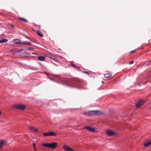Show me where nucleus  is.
Masks as SVG:
<instances>
[{
    "label": "nucleus",
    "mask_w": 151,
    "mask_h": 151,
    "mask_svg": "<svg viewBox=\"0 0 151 151\" xmlns=\"http://www.w3.org/2000/svg\"><path fill=\"white\" fill-rule=\"evenodd\" d=\"M71 84L73 86L78 88H81L83 86V82L76 78L73 79L71 82Z\"/></svg>",
    "instance_id": "obj_1"
},
{
    "label": "nucleus",
    "mask_w": 151,
    "mask_h": 151,
    "mask_svg": "<svg viewBox=\"0 0 151 151\" xmlns=\"http://www.w3.org/2000/svg\"><path fill=\"white\" fill-rule=\"evenodd\" d=\"M103 112L99 110L90 111L87 112H84L83 114L87 116H96L102 114Z\"/></svg>",
    "instance_id": "obj_2"
},
{
    "label": "nucleus",
    "mask_w": 151,
    "mask_h": 151,
    "mask_svg": "<svg viewBox=\"0 0 151 151\" xmlns=\"http://www.w3.org/2000/svg\"><path fill=\"white\" fill-rule=\"evenodd\" d=\"M57 143L56 142H53L52 143H43L42 144V146L45 147H48L52 149H55L58 145Z\"/></svg>",
    "instance_id": "obj_3"
},
{
    "label": "nucleus",
    "mask_w": 151,
    "mask_h": 151,
    "mask_svg": "<svg viewBox=\"0 0 151 151\" xmlns=\"http://www.w3.org/2000/svg\"><path fill=\"white\" fill-rule=\"evenodd\" d=\"M14 108L21 110H23L25 109L26 106L22 104H16L14 105Z\"/></svg>",
    "instance_id": "obj_4"
},
{
    "label": "nucleus",
    "mask_w": 151,
    "mask_h": 151,
    "mask_svg": "<svg viewBox=\"0 0 151 151\" xmlns=\"http://www.w3.org/2000/svg\"><path fill=\"white\" fill-rule=\"evenodd\" d=\"M43 135L45 137L48 136H52L55 137L56 136L57 134L51 131L47 133H44L43 134Z\"/></svg>",
    "instance_id": "obj_5"
},
{
    "label": "nucleus",
    "mask_w": 151,
    "mask_h": 151,
    "mask_svg": "<svg viewBox=\"0 0 151 151\" xmlns=\"http://www.w3.org/2000/svg\"><path fill=\"white\" fill-rule=\"evenodd\" d=\"M144 104L143 100H141L139 101L136 104V106L137 107L139 108L142 106Z\"/></svg>",
    "instance_id": "obj_6"
},
{
    "label": "nucleus",
    "mask_w": 151,
    "mask_h": 151,
    "mask_svg": "<svg viewBox=\"0 0 151 151\" xmlns=\"http://www.w3.org/2000/svg\"><path fill=\"white\" fill-rule=\"evenodd\" d=\"M63 149L66 151H74L70 147L66 145H64L63 146Z\"/></svg>",
    "instance_id": "obj_7"
},
{
    "label": "nucleus",
    "mask_w": 151,
    "mask_h": 151,
    "mask_svg": "<svg viewBox=\"0 0 151 151\" xmlns=\"http://www.w3.org/2000/svg\"><path fill=\"white\" fill-rule=\"evenodd\" d=\"M86 129L89 131L91 132H94L95 131V129L93 127H87L86 128Z\"/></svg>",
    "instance_id": "obj_8"
},
{
    "label": "nucleus",
    "mask_w": 151,
    "mask_h": 151,
    "mask_svg": "<svg viewBox=\"0 0 151 151\" xmlns=\"http://www.w3.org/2000/svg\"><path fill=\"white\" fill-rule=\"evenodd\" d=\"M114 132L111 130H109L107 131V134L109 136H112L114 135Z\"/></svg>",
    "instance_id": "obj_9"
},
{
    "label": "nucleus",
    "mask_w": 151,
    "mask_h": 151,
    "mask_svg": "<svg viewBox=\"0 0 151 151\" xmlns=\"http://www.w3.org/2000/svg\"><path fill=\"white\" fill-rule=\"evenodd\" d=\"M151 145V141H147L144 144V145L145 147H147Z\"/></svg>",
    "instance_id": "obj_10"
},
{
    "label": "nucleus",
    "mask_w": 151,
    "mask_h": 151,
    "mask_svg": "<svg viewBox=\"0 0 151 151\" xmlns=\"http://www.w3.org/2000/svg\"><path fill=\"white\" fill-rule=\"evenodd\" d=\"M20 44L21 45L25 44L30 46L32 45V44L31 43L29 42H27L25 41L21 42V43H20Z\"/></svg>",
    "instance_id": "obj_11"
},
{
    "label": "nucleus",
    "mask_w": 151,
    "mask_h": 151,
    "mask_svg": "<svg viewBox=\"0 0 151 151\" xmlns=\"http://www.w3.org/2000/svg\"><path fill=\"white\" fill-rule=\"evenodd\" d=\"M38 59L40 60L44 61L45 59V57L43 56H40L38 57Z\"/></svg>",
    "instance_id": "obj_12"
},
{
    "label": "nucleus",
    "mask_w": 151,
    "mask_h": 151,
    "mask_svg": "<svg viewBox=\"0 0 151 151\" xmlns=\"http://www.w3.org/2000/svg\"><path fill=\"white\" fill-rule=\"evenodd\" d=\"M8 41L7 40L5 39H1L0 40V43L6 42Z\"/></svg>",
    "instance_id": "obj_13"
},
{
    "label": "nucleus",
    "mask_w": 151,
    "mask_h": 151,
    "mask_svg": "<svg viewBox=\"0 0 151 151\" xmlns=\"http://www.w3.org/2000/svg\"><path fill=\"white\" fill-rule=\"evenodd\" d=\"M18 18L19 20H20L21 21H24L26 22H28V21L24 18H21V17H19Z\"/></svg>",
    "instance_id": "obj_14"
},
{
    "label": "nucleus",
    "mask_w": 151,
    "mask_h": 151,
    "mask_svg": "<svg viewBox=\"0 0 151 151\" xmlns=\"http://www.w3.org/2000/svg\"><path fill=\"white\" fill-rule=\"evenodd\" d=\"M5 141H2L1 142H0V149L1 148L4 144L5 143Z\"/></svg>",
    "instance_id": "obj_15"
},
{
    "label": "nucleus",
    "mask_w": 151,
    "mask_h": 151,
    "mask_svg": "<svg viewBox=\"0 0 151 151\" xmlns=\"http://www.w3.org/2000/svg\"><path fill=\"white\" fill-rule=\"evenodd\" d=\"M37 34L40 36L41 37H43V35L42 33L40 31H37Z\"/></svg>",
    "instance_id": "obj_16"
},
{
    "label": "nucleus",
    "mask_w": 151,
    "mask_h": 151,
    "mask_svg": "<svg viewBox=\"0 0 151 151\" xmlns=\"http://www.w3.org/2000/svg\"><path fill=\"white\" fill-rule=\"evenodd\" d=\"M111 76V75L110 74H106L104 75V76L106 78L110 77Z\"/></svg>",
    "instance_id": "obj_17"
},
{
    "label": "nucleus",
    "mask_w": 151,
    "mask_h": 151,
    "mask_svg": "<svg viewBox=\"0 0 151 151\" xmlns=\"http://www.w3.org/2000/svg\"><path fill=\"white\" fill-rule=\"evenodd\" d=\"M14 42L15 43L17 44H19L20 43H21V42L20 41H19L18 40H14Z\"/></svg>",
    "instance_id": "obj_18"
},
{
    "label": "nucleus",
    "mask_w": 151,
    "mask_h": 151,
    "mask_svg": "<svg viewBox=\"0 0 151 151\" xmlns=\"http://www.w3.org/2000/svg\"><path fill=\"white\" fill-rule=\"evenodd\" d=\"M33 147L34 150H37V149L36 148V147H35V143H33Z\"/></svg>",
    "instance_id": "obj_19"
},
{
    "label": "nucleus",
    "mask_w": 151,
    "mask_h": 151,
    "mask_svg": "<svg viewBox=\"0 0 151 151\" xmlns=\"http://www.w3.org/2000/svg\"><path fill=\"white\" fill-rule=\"evenodd\" d=\"M29 128L30 130L32 131H34L35 129V128L33 127L30 126Z\"/></svg>",
    "instance_id": "obj_20"
},
{
    "label": "nucleus",
    "mask_w": 151,
    "mask_h": 151,
    "mask_svg": "<svg viewBox=\"0 0 151 151\" xmlns=\"http://www.w3.org/2000/svg\"><path fill=\"white\" fill-rule=\"evenodd\" d=\"M27 49L28 50H33V49L32 47H28L27 48Z\"/></svg>",
    "instance_id": "obj_21"
},
{
    "label": "nucleus",
    "mask_w": 151,
    "mask_h": 151,
    "mask_svg": "<svg viewBox=\"0 0 151 151\" xmlns=\"http://www.w3.org/2000/svg\"><path fill=\"white\" fill-rule=\"evenodd\" d=\"M34 131L35 132H37L38 131V129H37L35 128Z\"/></svg>",
    "instance_id": "obj_22"
},
{
    "label": "nucleus",
    "mask_w": 151,
    "mask_h": 151,
    "mask_svg": "<svg viewBox=\"0 0 151 151\" xmlns=\"http://www.w3.org/2000/svg\"><path fill=\"white\" fill-rule=\"evenodd\" d=\"M133 61H131L130 63H129V64H133Z\"/></svg>",
    "instance_id": "obj_23"
},
{
    "label": "nucleus",
    "mask_w": 151,
    "mask_h": 151,
    "mask_svg": "<svg viewBox=\"0 0 151 151\" xmlns=\"http://www.w3.org/2000/svg\"><path fill=\"white\" fill-rule=\"evenodd\" d=\"M135 51V50H133V51H131V53H133Z\"/></svg>",
    "instance_id": "obj_24"
},
{
    "label": "nucleus",
    "mask_w": 151,
    "mask_h": 151,
    "mask_svg": "<svg viewBox=\"0 0 151 151\" xmlns=\"http://www.w3.org/2000/svg\"><path fill=\"white\" fill-rule=\"evenodd\" d=\"M73 66L74 67H76V65H73Z\"/></svg>",
    "instance_id": "obj_25"
},
{
    "label": "nucleus",
    "mask_w": 151,
    "mask_h": 151,
    "mask_svg": "<svg viewBox=\"0 0 151 151\" xmlns=\"http://www.w3.org/2000/svg\"><path fill=\"white\" fill-rule=\"evenodd\" d=\"M11 26L12 27H14V26L13 25H11Z\"/></svg>",
    "instance_id": "obj_26"
},
{
    "label": "nucleus",
    "mask_w": 151,
    "mask_h": 151,
    "mask_svg": "<svg viewBox=\"0 0 151 151\" xmlns=\"http://www.w3.org/2000/svg\"><path fill=\"white\" fill-rule=\"evenodd\" d=\"M77 68H78V69H79V67H76Z\"/></svg>",
    "instance_id": "obj_27"
},
{
    "label": "nucleus",
    "mask_w": 151,
    "mask_h": 151,
    "mask_svg": "<svg viewBox=\"0 0 151 151\" xmlns=\"http://www.w3.org/2000/svg\"><path fill=\"white\" fill-rule=\"evenodd\" d=\"M50 79L51 80H52V79L51 78H50Z\"/></svg>",
    "instance_id": "obj_28"
},
{
    "label": "nucleus",
    "mask_w": 151,
    "mask_h": 151,
    "mask_svg": "<svg viewBox=\"0 0 151 151\" xmlns=\"http://www.w3.org/2000/svg\"><path fill=\"white\" fill-rule=\"evenodd\" d=\"M86 72V73H88V72Z\"/></svg>",
    "instance_id": "obj_29"
},
{
    "label": "nucleus",
    "mask_w": 151,
    "mask_h": 151,
    "mask_svg": "<svg viewBox=\"0 0 151 151\" xmlns=\"http://www.w3.org/2000/svg\"><path fill=\"white\" fill-rule=\"evenodd\" d=\"M150 82L151 83V81H150Z\"/></svg>",
    "instance_id": "obj_30"
}]
</instances>
